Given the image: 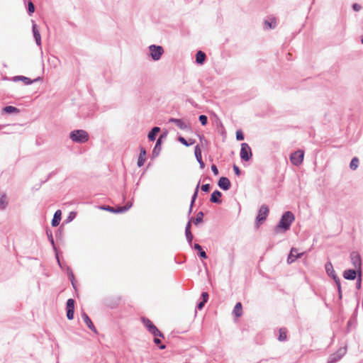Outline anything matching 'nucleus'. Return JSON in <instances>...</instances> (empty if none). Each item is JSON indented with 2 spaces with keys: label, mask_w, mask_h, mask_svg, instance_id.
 Instances as JSON below:
<instances>
[{
  "label": "nucleus",
  "mask_w": 363,
  "mask_h": 363,
  "mask_svg": "<svg viewBox=\"0 0 363 363\" xmlns=\"http://www.w3.org/2000/svg\"><path fill=\"white\" fill-rule=\"evenodd\" d=\"M46 233H47V235H48V238L50 244L52 245L54 251L55 252V257H56V259L57 261V263H58L59 266L61 268H62V264L60 263V259H59L57 249V247L55 246V241H54V239H53L52 233V232L50 230H46Z\"/></svg>",
  "instance_id": "9d476101"
},
{
  "label": "nucleus",
  "mask_w": 363,
  "mask_h": 363,
  "mask_svg": "<svg viewBox=\"0 0 363 363\" xmlns=\"http://www.w3.org/2000/svg\"><path fill=\"white\" fill-rule=\"evenodd\" d=\"M275 25H276V21L274 19H273L271 22H269L268 21H266L264 22L265 28L267 29L274 28L275 27Z\"/></svg>",
  "instance_id": "c9c22d12"
},
{
  "label": "nucleus",
  "mask_w": 363,
  "mask_h": 363,
  "mask_svg": "<svg viewBox=\"0 0 363 363\" xmlns=\"http://www.w3.org/2000/svg\"><path fill=\"white\" fill-rule=\"evenodd\" d=\"M35 11V6L31 1L28 2V13L31 16Z\"/></svg>",
  "instance_id": "72a5a7b5"
},
{
  "label": "nucleus",
  "mask_w": 363,
  "mask_h": 363,
  "mask_svg": "<svg viewBox=\"0 0 363 363\" xmlns=\"http://www.w3.org/2000/svg\"><path fill=\"white\" fill-rule=\"evenodd\" d=\"M194 248L199 252L200 256L202 258H203V259L207 258L206 252L202 250V247L200 245L194 244Z\"/></svg>",
  "instance_id": "c756f323"
},
{
  "label": "nucleus",
  "mask_w": 363,
  "mask_h": 363,
  "mask_svg": "<svg viewBox=\"0 0 363 363\" xmlns=\"http://www.w3.org/2000/svg\"><path fill=\"white\" fill-rule=\"evenodd\" d=\"M7 205H8V201H7L6 195L5 194H3L0 196V209L4 210L6 208Z\"/></svg>",
  "instance_id": "bb28decb"
},
{
  "label": "nucleus",
  "mask_w": 363,
  "mask_h": 363,
  "mask_svg": "<svg viewBox=\"0 0 363 363\" xmlns=\"http://www.w3.org/2000/svg\"><path fill=\"white\" fill-rule=\"evenodd\" d=\"M252 151L250 147L247 143L241 145L240 157L245 161H248L252 157Z\"/></svg>",
  "instance_id": "423d86ee"
},
{
  "label": "nucleus",
  "mask_w": 363,
  "mask_h": 363,
  "mask_svg": "<svg viewBox=\"0 0 363 363\" xmlns=\"http://www.w3.org/2000/svg\"><path fill=\"white\" fill-rule=\"evenodd\" d=\"M69 138L77 143H84L89 140L88 133L82 129L74 130L70 132Z\"/></svg>",
  "instance_id": "f03ea898"
},
{
  "label": "nucleus",
  "mask_w": 363,
  "mask_h": 363,
  "mask_svg": "<svg viewBox=\"0 0 363 363\" xmlns=\"http://www.w3.org/2000/svg\"><path fill=\"white\" fill-rule=\"evenodd\" d=\"M195 155H196L197 160L199 161V162L201 164V167H203V162L202 158H201V150L198 146L196 147Z\"/></svg>",
  "instance_id": "cd10ccee"
},
{
  "label": "nucleus",
  "mask_w": 363,
  "mask_h": 363,
  "mask_svg": "<svg viewBox=\"0 0 363 363\" xmlns=\"http://www.w3.org/2000/svg\"><path fill=\"white\" fill-rule=\"evenodd\" d=\"M67 276L70 281L75 279L74 273L69 267H67Z\"/></svg>",
  "instance_id": "e433bc0d"
},
{
  "label": "nucleus",
  "mask_w": 363,
  "mask_h": 363,
  "mask_svg": "<svg viewBox=\"0 0 363 363\" xmlns=\"http://www.w3.org/2000/svg\"><path fill=\"white\" fill-rule=\"evenodd\" d=\"M75 301L73 298H69L66 303V315L68 320L74 318Z\"/></svg>",
  "instance_id": "39448f33"
},
{
  "label": "nucleus",
  "mask_w": 363,
  "mask_h": 363,
  "mask_svg": "<svg viewBox=\"0 0 363 363\" xmlns=\"http://www.w3.org/2000/svg\"><path fill=\"white\" fill-rule=\"evenodd\" d=\"M61 235H62V231H61V230H60V229H58V230L56 231V233H55V237H56L57 238H60L61 237Z\"/></svg>",
  "instance_id": "8fccbe9b"
},
{
  "label": "nucleus",
  "mask_w": 363,
  "mask_h": 363,
  "mask_svg": "<svg viewBox=\"0 0 363 363\" xmlns=\"http://www.w3.org/2000/svg\"><path fill=\"white\" fill-rule=\"evenodd\" d=\"M206 60V54L203 51H198L196 55V62L198 64L203 65Z\"/></svg>",
  "instance_id": "a878e982"
},
{
  "label": "nucleus",
  "mask_w": 363,
  "mask_h": 363,
  "mask_svg": "<svg viewBox=\"0 0 363 363\" xmlns=\"http://www.w3.org/2000/svg\"><path fill=\"white\" fill-rule=\"evenodd\" d=\"M304 157V152L298 150L290 155L291 162L296 166H298L302 164Z\"/></svg>",
  "instance_id": "20e7f679"
},
{
  "label": "nucleus",
  "mask_w": 363,
  "mask_h": 363,
  "mask_svg": "<svg viewBox=\"0 0 363 363\" xmlns=\"http://www.w3.org/2000/svg\"><path fill=\"white\" fill-rule=\"evenodd\" d=\"M132 206V202L128 201L123 206H117L114 208V213H121L127 211Z\"/></svg>",
  "instance_id": "412c9836"
},
{
  "label": "nucleus",
  "mask_w": 363,
  "mask_h": 363,
  "mask_svg": "<svg viewBox=\"0 0 363 363\" xmlns=\"http://www.w3.org/2000/svg\"><path fill=\"white\" fill-rule=\"evenodd\" d=\"M199 186H200V185H199V184H197V186H196V191H195L194 194V196H193L192 203H194V200H195V199H196V196H197L198 191H199Z\"/></svg>",
  "instance_id": "49530a36"
},
{
  "label": "nucleus",
  "mask_w": 363,
  "mask_h": 363,
  "mask_svg": "<svg viewBox=\"0 0 363 363\" xmlns=\"http://www.w3.org/2000/svg\"><path fill=\"white\" fill-rule=\"evenodd\" d=\"M146 159V150L143 147L140 148V155L138 160V166L139 167L143 166Z\"/></svg>",
  "instance_id": "2eb2a0df"
},
{
  "label": "nucleus",
  "mask_w": 363,
  "mask_h": 363,
  "mask_svg": "<svg viewBox=\"0 0 363 363\" xmlns=\"http://www.w3.org/2000/svg\"><path fill=\"white\" fill-rule=\"evenodd\" d=\"M357 269H347L344 272L343 277L346 279L353 280L355 279L357 275Z\"/></svg>",
  "instance_id": "6ab92c4d"
},
{
  "label": "nucleus",
  "mask_w": 363,
  "mask_h": 363,
  "mask_svg": "<svg viewBox=\"0 0 363 363\" xmlns=\"http://www.w3.org/2000/svg\"><path fill=\"white\" fill-rule=\"evenodd\" d=\"M164 348H165V345L160 344V350L164 349Z\"/></svg>",
  "instance_id": "864d4df0"
},
{
  "label": "nucleus",
  "mask_w": 363,
  "mask_h": 363,
  "mask_svg": "<svg viewBox=\"0 0 363 363\" xmlns=\"http://www.w3.org/2000/svg\"><path fill=\"white\" fill-rule=\"evenodd\" d=\"M82 318L84 323H86V325H87V327L94 333H97L96 328H95L89 315L85 312H82Z\"/></svg>",
  "instance_id": "4468645a"
},
{
  "label": "nucleus",
  "mask_w": 363,
  "mask_h": 363,
  "mask_svg": "<svg viewBox=\"0 0 363 363\" xmlns=\"http://www.w3.org/2000/svg\"><path fill=\"white\" fill-rule=\"evenodd\" d=\"M178 140L182 143L183 145H184L185 146H189L190 145H192L193 144V142H191L190 143H189L186 140L185 138H184L182 136H179L178 138Z\"/></svg>",
  "instance_id": "58836bf2"
},
{
  "label": "nucleus",
  "mask_w": 363,
  "mask_h": 363,
  "mask_svg": "<svg viewBox=\"0 0 363 363\" xmlns=\"http://www.w3.org/2000/svg\"><path fill=\"white\" fill-rule=\"evenodd\" d=\"M359 165V160L357 157H354L350 164V167L352 169L354 170L357 168Z\"/></svg>",
  "instance_id": "2f4dec72"
},
{
  "label": "nucleus",
  "mask_w": 363,
  "mask_h": 363,
  "mask_svg": "<svg viewBox=\"0 0 363 363\" xmlns=\"http://www.w3.org/2000/svg\"><path fill=\"white\" fill-rule=\"evenodd\" d=\"M203 218V212L200 211L197 213L196 218L194 220V224L197 225L202 222Z\"/></svg>",
  "instance_id": "473e14b6"
},
{
  "label": "nucleus",
  "mask_w": 363,
  "mask_h": 363,
  "mask_svg": "<svg viewBox=\"0 0 363 363\" xmlns=\"http://www.w3.org/2000/svg\"><path fill=\"white\" fill-rule=\"evenodd\" d=\"M160 337H163V335H162V334L161 333H160Z\"/></svg>",
  "instance_id": "4d7b16f0"
},
{
  "label": "nucleus",
  "mask_w": 363,
  "mask_h": 363,
  "mask_svg": "<svg viewBox=\"0 0 363 363\" xmlns=\"http://www.w3.org/2000/svg\"><path fill=\"white\" fill-rule=\"evenodd\" d=\"M77 216L76 212L72 211L69 213V216L67 218V222H71L72 220L75 218Z\"/></svg>",
  "instance_id": "4c0bfd02"
},
{
  "label": "nucleus",
  "mask_w": 363,
  "mask_h": 363,
  "mask_svg": "<svg viewBox=\"0 0 363 363\" xmlns=\"http://www.w3.org/2000/svg\"><path fill=\"white\" fill-rule=\"evenodd\" d=\"M350 258H351L352 263L354 266V268L355 269H357L358 272L359 273H361L360 269H361V265H362V261H361V257H360V255H359V253L357 252H352L350 254Z\"/></svg>",
  "instance_id": "0eeeda50"
},
{
  "label": "nucleus",
  "mask_w": 363,
  "mask_h": 363,
  "mask_svg": "<svg viewBox=\"0 0 363 363\" xmlns=\"http://www.w3.org/2000/svg\"><path fill=\"white\" fill-rule=\"evenodd\" d=\"M233 169H234V172L235 173L236 175L239 176L240 174V170L239 169V167L236 165H234L233 166Z\"/></svg>",
  "instance_id": "a18cd8bd"
},
{
  "label": "nucleus",
  "mask_w": 363,
  "mask_h": 363,
  "mask_svg": "<svg viewBox=\"0 0 363 363\" xmlns=\"http://www.w3.org/2000/svg\"><path fill=\"white\" fill-rule=\"evenodd\" d=\"M205 303L206 302H203V301L201 303H199V305H198V308L199 310L202 309L203 307L204 306Z\"/></svg>",
  "instance_id": "3c124183"
},
{
  "label": "nucleus",
  "mask_w": 363,
  "mask_h": 363,
  "mask_svg": "<svg viewBox=\"0 0 363 363\" xmlns=\"http://www.w3.org/2000/svg\"><path fill=\"white\" fill-rule=\"evenodd\" d=\"M201 296H202V298H203V302H207L208 298V294L207 292H203Z\"/></svg>",
  "instance_id": "c03bdc74"
},
{
  "label": "nucleus",
  "mask_w": 363,
  "mask_h": 363,
  "mask_svg": "<svg viewBox=\"0 0 363 363\" xmlns=\"http://www.w3.org/2000/svg\"><path fill=\"white\" fill-rule=\"evenodd\" d=\"M353 9L356 11H359L361 9V6L357 4H354L353 5Z\"/></svg>",
  "instance_id": "09e8293b"
},
{
  "label": "nucleus",
  "mask_w": 363,
  "mask_h": 363,
  "mask_svg": "<svg viewBox=\"0 0 363 363\" xmlns=\"http://www.w3.org/2000/svg\"><path fill=\"white\" fill-rule=\"evenodd\" d=\"M12 80L15 82L21 81V82H23L25 84L29 85V84H33L35 82L38 81L39 78H36L35 79H31L27 77L18 75V76L13 77L12 78Z\"/></svg>",
  "instance_id": "9b49d317"
},
{
  "label": "nucleus",
  "mask_w": 363,
  "mask_h": 363,
  "mask_svg": "<svg viewBox=\"0 0 363 363\" xmlns=\"http://www.w3.org/2000/svg\"><path fill=\"white\" fill-rule=\"evenodd\" d=\"M287 333L286 330L285 328H281L279 330V340L280 341H284L286 339L287 337Z\"/></svg>",
  "instance_id": "7c9ffc66"
},
{
  "label": "nucleus",
  "mask_w": 363,
  "mask_h": 363,
  "mask_svg": "<svg viewBox=\"0 0 363 363\" xmlns=\"http://www.w3.org/2000/svg\"><path fill=\"white\" fill-rule=\"evenodd\" d=\"M159 155V139L157 140L155 143V147L152 150V156L157 157Z\"/></svg>",
  "instance_id": "f704fd0d"
},
{
  "label": "nucleus",
  "mask_w": 363,
  "mask_h": 363,
  "mask_svg": "<svg viewBox=\"0 0 363 363\" xmlns=\"http://www.w3.org/2000/svg\"><path fill=\"white\" fill-rule=\"evenodd\" d=\"M303 255V252H298V250L296 248L293 247L291 250L290 254L289 255L287 262L288 263L294 262L296 259L301 257Z\"/></svg>",
  "instance_id": "ddd939ff"
},
{
  "label": "nucleus",
  "mask_w": 363,
  "mask_h": 363,
  "mask_svg": "<svg viewBox=\"0 0 363 363\" xmlns=\"http://www.w3.org/2000/svg\"><path fill=\"white\" fill-rule=\"evenodd\" d=\"M325 269H326L327 273L329 275L332 276L333 277V279H335V281L337 285L339 292L340 293L341 292V286H340V280L337 277V276L335 274V271L333 269V264L331 263H327L325 264Z\"/></svg>",
  "instance_id": "1a4fd4ad"
},
{
  "label": "nucleus",
  "mask_w": 363,
  "mask_h": 363,
  "mask_svg": "<svg viewBox=\"0 0 363 363\" xmlns=\"http://www.w3.org/2000/svg\"><path fill=\"white\" fill-rule=\"evenodd\" d=\"M211 169H212V172H213V174L215 175H218V169H217L216 165H214V164L212 165Z\"/></svg>",
  "instance_id": "de8ad7c7"
},
{
  "label": "nucleus",
  "mask_w": 363,
  "mask_h": 363,
  "mask_svg": "<svg viewBox=\"0 0 363 363\" xmlns=\"http://www.w3.org/2000/svg\"><path fill=\"white\" fill-rule=\"evenodd\" d=\"M199 121L201 122L202 125H206L208 121L207 117L204 115H201L199 116Z\"/></svg>",
  "instance_id": "a19ab883"
},
{
  "label": "nucleus",
  "mask_w": 363,
  "mask_h": 363,
  "mask_svg": "<svg viewBox=\"0 0 363 363\" xmlns=\"http://www.w3.org/2000/svg\"><path fill=\"white\" fill-rule=\"evenodd\" d=\"M233 315L236 318H240L242 315V306L240 302H238L235 304L234 309L233 311Z\"/></svg>",
  "instance_id": "b1692460"
},
{
  "label": "nucleus",
  "mask_w": 363,
  "mask_h": 363,
  "mask_svg": "<svg viewBox=\"0 0 363 363\" xmlns=\"http://www.w3.org/2000/svg\"><path fill=\"white\" fill-rule=\"evenodd\" d=\"M160 55H162V54L163 52V49L162 48V47H160Z\"/></svg>",
  "instance_id": "5fc2aeb1"
},
{
  "label": "nucleus",
  "mask_w": 363,
  "mask_h": 363,
  "mask_svg": "<svg viewBox=\"0 0 363 363\" xmlns=\"http://www.w3.org/2000/svg\"><path fill=\"white\" fill-rule=\"evenodd\" d=\"M62 218V212L60 210H57L54 213L53 218L51 221V224L53 227L59 225Z\"/></svg>",
  "instance_id": "dca6fc26"
},
{
  "label": "nucleus",
  "mask_w": 363,
  "mask_h": 363,
  "mask_svg": "<svg viewBox=\"0 0 363 363\" xmlns=\"http://www.w3.org/2000/svg\"><path fill=\"white\" fill-rule=\"evenodd\" d=\"M190 228H191V223L189 222L186 227V238L188 239V240L189 242H191L193 235L191 233Z\"/></svg>",
  "instance_id": "c85d7f7f"
},
{
  "label": "nucleus",
  "mask_w": 363,
  "mask_h": 363,
  "mask_svg": "<svg viewBox=\"0 0 363 363\" xmlns=\"http://www.w3.org/2000/svg\"><path fill=\"white\" fill-rule=\"evenodd\" d=\"M100 208L104 211H107L111 213H114V208L111 207L110 206H100Z\"/></svg>",
  "instance_id": "ea45409f"
},
{
  "label": "nucleus",
  "mask_w": 363,
  "mask_h": 363,
  "mask_svg": "<svg viewBox=\"0 0 363 363\" xmlns=\"http://www.w3.org/2000/svg\"><path fill=\"white\" fill-rule=\"evenodd\" d=\"M210 189V185L208 184H203L201 186V190L203 191H208Z\"/></svg>",
  "instance_id": "37998d69"
},
{
  "label": "nucleus",
  "mask_w": 363,
  "mask_h": 363,
  "mask_svg": "<svg viewBox=\"0 0 363 363\" xmlns=\"http://www.w3.org/2000/svg\"><path fill=\"white\" fill-rule=\"evenodd\" d=\"M141 321L147 329V330L154 335L155 337L153 341L156 345L159 346V329L157 327L155 326L153 323L147 318L142 317Z\"/></svg>",
  "instance_id": "7ed1b4c3"
},
{
  "label": "nucleus",
  "mask_w": 363,
  "mask_h": 363,
  "mask_svg": "<svg viewBox=\"0 0 363 363\" xmlns=\"http://www.w3.org/2000/svg\"><path fill=\"white\" fill-rule=\"evenodd\" d=\"M218 186L223 190H228L230 187V182L227 177H221L218 181Z\"/></svg>",
  "instance_id": "f3484780"
},
{
  "label": "nucleus",
  "mask_w": 363,
  "mask_h": 363,
  "mask_svg": "<svg viewBox=\"0 0 363 363\" xmlns=\"http://www.w3.org/2000/svg\"><path fill=\"white\" fill-rule=\"evenodd\" d=\"M159 134V126H155L149 132L147 138L150 141H155L157 135Z\"/></svg>",
  "instance_id": "4be33fe9"
},
{
  "label": "nucleus",
  "mask_w": 363,
  "mask_h": 363,
  "mask_svg": "<svg viewBox=\"0 0 363 363\" xmlns=\"http://www.w3.org/2000/svg\"><path fill=\"white\" fill-rule=\"evenodd\" d=\"M19 112L20 110L18 108L12 106H6L2 109V113L6 114H16Z\"/></svg>",
  "instance_id": "aec40b11"
},
{
  "label": "nucleus",
  "mask_w": 363,
  "mask_h": 363,
  "mask_svg": "<svg viewBox=\"0 0 363 363\" xmlns=\"http://www.w3.org/2000/svg\"><path fill=\"white\" fill-rule=\"evenodd\" d=\"M32 28H33V37L35 38L36 44L40 46L41 45V36H40V32L37 28V25L35 23H33Z\"/></svg>",
  "instance_id": "a211bd4d"
},
{
  "label": "nucleus",
  "mask_w": 363,
  "mask_h": 363,
  "mask_svg": "<svg viewBox=\"0 0 363 363\" xmlns=\"http://www.w3.org/2000/svg\"><path fill=\"white\" fill-rule=\"evenodd\" d=\"M169 121L174 123L182 130H186L188 128L187 124L181 119L170 118Z\"/></svg>",
  "instance_id": "5701e85b"
},
{
  "label": "nucleus",
  "mask_w": 363,
  "mask_h": 363,
  "mask_svg": "<svg viewBox=\"0 0 363 363\" xmlns=\"http://www.w3.org/2000/svg\"><path fill=\"white\" fill-rule=\"evenodd\" d=\"M221 196H222V194L219 191H215L211 194L210 201L212 203H221V200L220 199V198L221 197Z\"/></svg>",
  "instance_id": "393cba45"
},
{
  "label": "nucleus",
  "mask_w": 363,
  "mask_h": 363,
  "mask_svg": "<svg viewBox=\"0 0 363 363\" xmlns=\"http://www.w3.org/2000/svg\"><path fill=\"white\" fill-rule=\"evenodd\" d=\"M294 220V216L290 211H286L282 216L279 224L275 227L276 233H284L288 230L291 224Z\"/></svg>",
  "instance_id": "f257e3e1"
},
{
  "label": "nucleus",
  "mask_w": 363,
  "mask_h": 363,
  "mask_svg": "<svg viewBox=\"0 0 363 363\" xmlns=\"http://www.w3.org/2000/svg\"><path fill=\"white\" fill-rule=\"evenodd\" d=\"M148 48L150 50L148 55L150 56L154 61L159 60V45H151Z\"/></svg>",
  "instance_id": "f8f14e48"
},
{
  "label": "nucleus",
  "mask_w": 363,
  "mask_h": 363,
  "mask_svg": "<svg viewBox=\"0 0 363 363\" xmlns=\"http://www.w3.org/2000/svg\"><path fill=\"white\" fill-rule=\"evenodd\" d=\"M360 279L359 280V282L357 283V287L359 288L360 287Z\"/></svg>",
  "instance_id": "6e6d98bb"
},
{
  "label": "nucleus",
  "mask_w": 363,
  "mask_h": 363,
  "mask_svg": "<svg viewBox=\"0 0 363 363\" xmlns=\"http://www.w3.org/2000/svg\"><path fill=\"white\" fill-rule=\"evenodd\" d=\"M71 284H72V285L73 288H74L75 290H77V286H76V280H75V279H74V280H71Z\"/></svg>",
  "instance_id": "603ef678"
},
{
  "label": "nucleus",
  "mask_w": 363,
  "mask_h": 363,
  "mask_svg": "<svg viewBox=\"0 0 363 363\" xmlns=\"http://www.w3.org/2000/svg\"><path fill=\"white\" fill-rule=\"evenodd\" d=\"M236 138L238 140H244V135L242 133L240 130H238L236 132Z\"/></svg>",
  "instance_id": "79ce46f5"
},
{
  "label": "nucleus",
  "mask_w": 363,
  "mask_h": 363,
  "mask_svg": "<svg viewBox=\"0 0 363 363\" xmlns=\"http://www.w3.org/2000/svg\"><path fill=\"white\" fill-rule=\"evenodd\" d=\"M269 212V211L267 206H265V205L262 206L259 210V213L257 216V221L258 223H262V222L266 220L267 217L268 216Z\"/></svg>",
  "instance_id": "6e6552de"
}]
</instances>
